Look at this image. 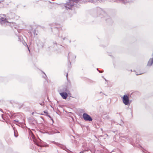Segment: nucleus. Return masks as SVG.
I'll return each instance as SVG.
<instances>
[{"label":"nucleus","instance_id":"nucleus-1","mask_svg":"<svg viewBox=\"0 0 153 153\" xmlns=\"http://www.w3.org/2000/svg\"><path fill=\"white\" fill-rule=\"evenodd\" d=\"M0 23L4 26H10L12 22H10L6 16L4 14H0Z\"/></svg>","mask_w":153,"mask_h":153},{"label":"nucleus","instance_id":"nucleus-2","mask_svg":"<svg viewBox=\"0 0 153 153\" xmlns=\"http://www.w3.org/2000/svg\"><path fill=\"white\" fill-rule=\"evenodd\" d=\"M123 103L126 105H128L129 103V99L128 96L126 95H125L123 97Z\"/></svg>","mask_w":153,"mask_h":153},{"label":"nucleus","instance_id":"nucleus-3","mask_svg":"<svg viewBox=\"0 0 153 153\" xmlns=\"http://www.w3.org/2000/svg\"><path fill=\"white\" fill-rule=\"evenodd\" d=\"M59 36L61 39L64 40L68 37V35L65 32H60L59 33Z\"/></svg>","mask_w":153,"mask_h":153},{"label":"nucleus","instance_id":"nucleus-4","mask_svg":"<svg viewBox=\"0 0 153 153\" xmlns=\"http://www.w3.org/2000/svg\"><path fill=\"white\" fill-rule=\"evenodd\" d=\"M58 92L59 93L61 92H69V91L66 86H64L59 88Z\"/></svg>","mask_w":153,"mask_h":153},{"label":"nucleus","instance_id":"nucleus-5","mask_svg":"<svg viewBox=\"0 0 153 153\" xmlns=\"http://www.w3.org/2000/svg\"><path fill=\"white\" fill-rule=\"evenodd\" d=\"M82 116L83 119L85 121H91L92 120L91 117L86 113H84Z\"/></svg>","mask_w":153,"mask_h":153},{"label":"nucleus","instance_id":"nucleus-6","mask_svg":"<svg viewBox=\"0 0 153 153\" xmlns=\"http://www.w3.org/2000/svg\"><path fill=\"white\" fill-rule=\"evenodd\" d=\"M68 92H61L59 93V94L63 99H65L68 96Z\"/></svg>","mask_w":153,"mask_h":153},{"label":"nucleus","instance_id":"nucleus-7","mask_svg":"<svg viewBox=\"0 0 153 153\" xmlns=\"http://www.w3.org/2000/svg\"><path fill=\"white\" fill-rule=\"evenodd\" d=\"M152 57L150 58L148 61L147 66H151L153 64V53L152 54Z\"/></svg>","mask_w":153,"mask_h":153},{"label":"nucleus","instance_id":"nucleus-8","mask_svg":"<svg viewBox=\"0 0 153 153\" xmlns=\"http://www.w3.org/2000/svg\"><path fill=\"white\" fill-rule=\"evenodd\" d=\"M71 57V59H74L76 58V56L72 54H71L69 53L68 56V59L69 60V58ZM68 63L71 64V62L70 60H69V62Z\"/></svg>","mask_w":153,"mask_h":153},{"label":"nucleus","instance_id":"nucleus-9","mask_svg":"<svg viewBox=\"0 0 153 153\" xmlns=\"http://www.w3.org/2000/svg\"><path fill=\"white\" fill-rule=\"evenodd\" d=\"M99 10H100V12L101 15L103 16L104 17H106L108 16L107 14L105 12H104L102 10L100 9Z\"/></svg>","mask_w":153,"mask_h":153},{"label":"nucleus","instance_id":"nucleus-10","mask_svg":"<svg viewBox=\"0 0 153 153\" xmlns=\"http://www.w3.org/2000/svg\"><path fill=\"white\" fill-rule=\"evenodd\" d=\"M34 143H35L36 145H37V146H41V143H38V142H37V141H35L34 140Z\"/></svg>","mask_w":153,"mask_h":153},{"label":"nucleus","instance_id":"nucleus-11","mask_svg":"<svg viewBox=\"0 0 153 153\" xmlns=\"http://www.w3.org/2000/svg\"><path fill=\"white\" fill-rule=\"evenodd\" d=\"M121 139H123V140L125 139H127L128 138V137L127 136H121Z\"/></svg>","mask_w":153,"mask_h":153},{"label":"nucleus","instance_id":"nucleus-12","mask_svg":"<svg viewBox=\"0 0 153 153\" xmlns=\"http://www.w3.org/2000/svg\"><path fill=\"white\" fill-rule=\"evenodd\" d=\"M88 151V149H85L83 150H82V151L80 152L79 153H83L84 152H85Z\"/></svg>","mask_w":153,"mask_h":153},{"label":"nucleus","instance_id":"nucleus-13","mask_svg":"<svg viewBox=\"0 0 153 153\" xmlns=\"http://www.w3.org/2000/svg\"><path fill=\"white\" fill-rule=\"evenodd\" d=\"M53 45H54V47H55V46H57V44H56V42H54L53 43Z\"/></svg>","mask_w":153,"mask_h":153},{"label":"nucleus","instance_id":"nucleus-14","mask_svg":"<svg viewBox=\"0 0 153 153\" xmlns=\"http://www.w3.org/2000/svg\"><path fill=\"white\" fill-rule=\"evenodd\" d=\"M86 145L85 144H84L83 145H82V147L84 148H85L86 147Z\"/></svg>","mask_w":153,"mask_h":153},{"label":"nucleus","instance_id":"nucleus-15","mask_svg":"<svg viewBox=\"0 0 153 153\" xmlns=\"http://www.w3.org/2000/svg\"><path fill=\"white\" fill-rule=\"evenodd\" d=\"M47 76H46V75H45V76H44V78H45L46 79V78H47Z\"/></svg>","mask_w":153,"mask_h":153},{"label":"nucleus","instance_id":"nucleus-16","mask_svg":"<svg viewBox=\"0 0 153 153\" xmlns=\"http://www.w3.org/2000/svg\"><path fill=\"white\" fill-rule=\"evenodd\" d=\"M36 31L35 30H34L33 31V33L35 34V33Z\"/></svg>","mask_w":153,"mask_h":153},{"label":"nucleus","instance_id":"nucleus-17","mask_svg":"<svg viewBox=\"0 0 153 153\" xmlns=\"http://www.w3.org/2000/svg\"><path fill=\"white\" fill-rule=\"evenodd\" d=\"M142 73H140V74H136V75H140V74H142Z\"/></svg>","mask_w":153,"mask_h":153},{"label":"nucleus","instance_id":"nucleus-18","mask_svg":"<svg viewBox=\"0 0 153 153\" xmlns=\"http://www.w3.org/2000/svg\"><path fill=\"white\" fill-rule=\"evenodd\" d=\"M44 112L45 113H47V112L46 111H44Z\"/></svg>","mask_w":153,"mask_h":153},{"label":"nucleus","instance_id":"nucleus-19","mask_svg":"<svg viewBox=\"0 0 153 153\" xmlns=\"http://www.w3.org/2000/svg\"><path fill=\"white\" fill-rule=\"evenodd\" d=\"M60 47H62V45H58Z\"/></svg>","mask_w":153,"mask_h":153},{"label":"nucleus","instance_id":"nucleus-20","mask_svg":"<svg viewBox=\"0 0 153 153\" xmlns=\"http://www.w3.org/2000/svg\"><path fill=\"white\" fill-rule=\"evenodd\" d=\"M40 105H42V103H41L40 104Z\"/></svg>","mask_w":153,"mask_h":153},{"label":"nucleus","instance_id":"nucleus-21","mask_svg":"<svg viewBox=\"0 0 153 153\" xmlns=\"http://www.w3.org/2000/svg\"><path fill=\"white\" fill-rule=\"evenodd\" d=\"M68 74H67L66 75V77H67H67H68Z\"/></svg>","mask_w":153,"mask_h":153},{"label":"nucleus","instance_id":"nucleus-22","mask_svg":"<svg viewBox=\"0 0 153 153\" xmlns=\"http://www.w3.org/2000/svg\"><path fill=\"white\" fill-rule=\"evenodd\" d=\"M107 118H109L108 116H107Z\"/></svg>","mask_w":153,"mask_h":153},{"label":"nucleus","instance_id":"nucleus-23","mask_svg":"<svg viewBox=\"0 0 153 153\" xmlns=\"http://www.w3.org/2000/svg\"><path fill=\"white\" fill-rule=\"evenodd\" d=\"M15 137H17V136H16V135L15 134Z\"/></svg>","mask_w":153,"mask_h":153},{"label":"nucleus","instance_id":"nucleus-24","mask_svg":"<svg viewBox=\"0 0 153 153\" xmlns=\"http://www.w3.org/2000/svg\"><path fill=\"white\" fill-rule=\"evenodd\" d=\"M99 72H100V73L102 72H101V71H99Z\"/></svg>","mask_w":153,"mask_h":153},{"label":"nucleus","instance_id":"nucleus-25","mask_svg":"<svg viewBox=\"0 0 153 153\" xmlns=\"http://www.w3.org/2000/svg\"><path fill=\"white\" fill-rule=\"evenodd\" d=\"M15 121H16V122H18V121L15 120Z\"/></svg>","mask_w":153,"mask_h":153},{"label":"nucleus","instance_id":"nucleus-26","mask_svg":"<svg viewBox=\"0 0 153 153\" xmlns=\"http://www.w3.org/2000/svg\"><path fill=\"white\" fill-rule=\"evenodd\" d=\"M14 133H15V130L14 131Z\"/></svg>","mask_w":153,"mask_h":153},{"label":"nucleus","instance_id":"nucleus-27","mask_svg":"<svg viewBox=\"0 0 153 153\" xmlns=\"http://www.w3.org/2000/svg\"><path fill=\"white\" fill-rule=\"evenodd\" d=\"M102 93V92H100V93Z\"/></svg>","mask_w":153,"mask_h":153}]
</instances>
